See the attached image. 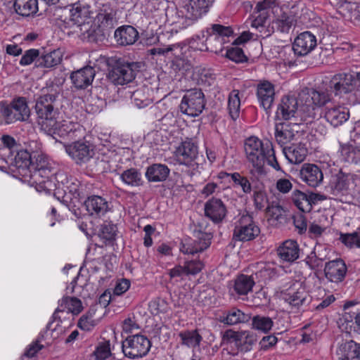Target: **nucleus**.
<instances>
[{
    "label": "nucleus",
    "mask_w": 360,
    "mask_h": 360,
    "mask_svg": "<svg viewBox=\"0 0 360 360\" xmlns=\"http://www.w3.org/2000/svg\"><path fill=\"white\" fill-rule=\"evenodd\" d=\"M256 337L249 331H241L239 339L236 345L238 350L245 353L252 349V345L256 342Z\"/></svg>",
    "instance_id": "79ce46f5"
},
{
    "label": "nucleus",
    "mask_w": 360,
    "mask_h": 360,
    "mask_svg": "<svg viewBox=\"0 0 360 360\" xmlns=\"http://www.w3.org/2000/svg\"><path fill=\"white\" fill-rule=\"evenodd\" d=\"M32 157L30 153L26 150H18L16 151V155L14 156L13 154V163L18 168V172L25 177V174L30 172L29 171L32 164Z\"/></svg>",
    "instance_id": "72a5a7b5"
},
{
    "label": "nucleus",
    "mask_w": 360,
    "mask_h": 360,
    "mask_svg": "<svg viewBox=\"0 0 360 360\" xmlns=\"http://www.w3.org/2000/svg\"><path fill=\"white\" fill-rule=\"evenodd\" d=\"M179 337L181 339L182 345L193 349H197L199 347L200 342L202 340V335L198 333V330H187L179 333Z\"/></svg>",
    "instance_id": "ea45409f"
},
{
    "label": "nucleus",
    "mask_w": 360,
    "mask_h": 360,
    "mask_svg": "<svg viewBox=\"0 0 360 360\" xmlns=\"http://www.w3.org/2000/svg\"><path fill=\"white\" fill-rule=\"evenodd\" d=\"M316 46V37L310 32L300 34L295 39L292 49L296 55L306 56Z\"/></svg>",
    "instance_id": "aec40b11"
},
{
    "label": "nucleus",
    "mask_w": 360,
    "mask_h": 360,
    "mask_svg": "<svg viewBox=\"0 0 360 360\" xmlns=\"http://www.w3.org/2000/svg\"><path fill=\"white\" fill-rule=\"evenodd\" d=\"M339 143L342 161L349 164L360 162V147L349 143L342 144L340 142Z\"/></svg>",
    "instance_id": "58836bf2"
},
{
    "label": "nucleus",
    "mask_w": 360,
    "mask_h": 360,
    "mask_svg": "<svg viewBox=\"0 0 360 360\" xmlns=\"http://www.w3.org/2000/svg\"><path fill=\"white\" fill-rule=\"evenodd\" d=\"M53 169L45 168L40 171H32L25 174V178H29L30 183L34 186L38 191L49 192L52 191L56 184L53 177Z\"/></svg>",
    "instance_id": "9d476101"
},
{
    "label": "nucleus",
    "mask_w": 360,
    "mask_h": 360,
    "mask_svg": "<svg viewBox=\"0 0 360 360\" xmlns=\"http://www.w3.org/2000/svg\"><path fill=\"white\" fill-rule=\"evenodd\" d=\"M116 15L117 10L110 4H105L99 8L94 20L105 35H108L109 32L117 25Z\"/></svg>",
    "instance_id": "ddd939ff"
},
{
    "label": "nucleus",
    "mask_w": 360,
    "mask_h": 360,
    "mask_svg": "<svg viewBox=\"0 0 360 360\" xmlns=\"http://www.w3.org/2000/svg\"><path fill=\"white\" fill-rule=\"evenodd\" d=\"M339 240L347 248H360V236L358 231L351 233H340Z\"/></svg>",
    "instance_id": "864d4df0"
},
{
    "label": "nucleus",
    "mask_w": 360,
    "mask_h": 360,
    "mask_svg": "<svg viewBox=\"0 0 360 360\" xmlns=\"http://www.w3.org/2000/svg\"><path fill=\"white\" fill-rule=\"evenodd\" d=\"M283 300L292 307L299 308L309 302V297L302 283L294 282L286 291L282 292Z\"/></svg>",
    "instance_id": "f8f14e48"
},
{
    "label": "nucleus",
    "mask_w": 360,
    "mask_h": 360,
    "mask_svg": "<svg viewBox=\"0 0 360 360\" xmlns=\"http://www.w3.org/2000/svg\"><path fill=\"white\" fill-rule=\"evenodd\" d=\"M245 150L247 158L252 163L255 172L259 175H265L266 142L264 143L259 139L251 137L245 142Z\"/></svg>",
    "instance_id": "7ed1b4c3"
},
{
    "label": "nucleus",
    "mask_w": 360,
    "mask_h": 360,
    "mask_svg": "<svg viewBox=\"0 0 360 360\" xmlns=\"http://www.w3.org/2000/svg\"><path fill=\"white\" fill-rule=\"evenodd\" d=\"M300 250L297 241L287 240L277 248L276 253L281 260L291 263L299 258Z\"/></svg>",
    "instance_id": "5701e85b"
},
{
    "label": "nucleus",
    "mask_w": 360,
    "mask_h": 360,
    "mask_svg": "<svg viewBox=\"0 0 360 360\" xmlns=\"http://www.w3.org/2000/svg\"><path fill=\"white\" fill-rule=\"evenodd\" d=\"M142 62H128L118 59L108 72V79L115 85H124L131 82L143 67Z\"/></svg>",
    "instance_id": "f03ea898"
},
{
    "label": "nucleus",
    "mask_w": 360,
    "mask_h": 360,
    "mask_svg": "<svg viewBox=\"0 0 360 360\" xmlns=\"http://www.w3.org/2000/svg\"><path fill=\"white\" fill-rule=\"evenodd\" d=\"M292 200L295 205L302 212H309L311 210L308 193L296 190L292 193Z\"/></svg>",
    "instance_id": "49530a36"
},
{
    "label": "nucleus",
    "mask_w": 360,
    "mask_h": 360,
    "mask_svg": "<svg viewBox=\"0 0 360 360\" xmlns=\"http://www.w3.org/2000/svg\"><path fill=\"white\" fill-rule=\"evenodd\" d=\"M80 124L70 120H60L56 135L60 137L71 136L80 129Z\"/></svg>",
    "instance_id": "de8ad7c7"
},
{
    "label": "nucleus",
    "mask_w": 360,
    "mask_h": 360,
    "mask_svg": "<svg viewBox=\"0 0 360 360\" xmlns=\"http://www.w3.org/2000/svg\"><path fill=\"white\" fill-rule=\"evenodd\" d=\"M115 39L122 46L133 44L139 37L138 31L131 25H125L115 31Z\"/></svg>",
    "instance_id": "c756f323"
},
{
    "label": "nucleus",
    "mask_w": 360,
    "mask_h": 360,
    "mask_svg": "<svg viewBox=\"0 0 360 360\" xmlns=\"http://www.w3.org/2000/svg\"><path fill=\"white\" fill-rule=\"evenodd\" d=\"M205 215L214 223L222 221L226 215L227 210L219 198H212L205 204Z\"/></svg>",
    "instance_id": "4be33fe9"
},
{
    "label": "nucleus",
    "mask_w": 360,
    "mask_h": 360,
    "mask_svg": "<svg viewBox=\"0 0 360 360\" xmlns=\"http://www.w3.org/2000/svg\"><path fill=\"white\" fill-rule=\"evenodd\" d=\"M96 75V71L91 66H86L80 70L73 72L70 79L75 88L84 89L89 86Z\"/></svg>",
    "instance_id": "b1692460"
},
{
    "label": "nucleus",
    "mask_w": 360,
    "mask_h": 360,
    "mask_svg": "<svg viewBox=\"0 0 360 360\" xmlns=\"http://www.w3.org/2000/svg\"><path fill=\"white\" fill-rule=\"evenodd\" d=\"M337 360H360V343L353 340L342 343L335 352Z\"/></svg>",
    "instance_id": "bb28decb"
},
{
    "label": "nucleus",
    "mask_w": 360,
    "mask_h": 360,
    "mask_svg": "<svg viewBox=\"0 0 360 360\" xmlns=\"http://www.w3.org/2000/svg\"><path fill=\"white\" fill-rule=\"evenodd\" d=\"M0 139L3 144L0 147V169H3L6 165L13 164V153L18 150L19 144L13 136L8 134L3 135Z\"/></svg>",
    "instance_id": "6ab92c4d"
},
{
    "label": "nucleus",
    "mask_w": 360,
    "mask_h": 360,
    "mask_svg": "<svg viewBox=\"0 0 360 360\" xmlns=\"http://www.w3.org/2000/svg\"><path fill=\"white\" fill-rule=\"evenodd\" d=\"M255 275L257 278L265 282L276 277L277 271L274 266L265 264L255 273Z\"/></svg>",
    "instance_id": "6e6d98bb"
},
{
    "label": "nucleus",
    "mask_w": 360,
    "mask_h": 360,
    "mask_svg": "<svg viewBox=\"0 0 360 360\" xmlns=\"http://www.w3.org/2000/svg\"><path fill=\"white\" fill-rule=\"evenodd\" d=\"M117 229V226L111 222L105 221L101 225L98 231V236L105 240V242L111 243L115 240Z\"/></svg>",
    "instance_id": "09e8293b"
},
{
    "label": "nucleus",
    "mask_w": 360,
    "mask_h": 360,
    "mask_svg": "<svg viewBox=\"0 0 360 360\" xmlns=\"http://www.w3.org/2000/svg\"><path fill=\"white\" fill-rule=\"evenodd\" d=\"M60 120L56 114H39L37 123L40 129L48 134H56Z\"/></svg>",
    "instance_id": "2f4dec72"
},
{
    "label": "nucleus",
    "mask_w": 360,
    "mask_h": 360,
    "mask_svg": "<svg viewBox=\"0 0 360 360\" xmlns=\"http://www.w3.org/2000/svg\"><path fill=\"white\" fill-rule=\"evenodd\" d=\"M252 328L256 330L267 333L274 326L271 318L263 315H256L252 319Z\"/></svg>",
    "instance_id": "37998d69"
},
{
    "label": "nucleus",
    "mask_w": 360,
    "mask_h": 360,
    "mask_svg": "<svg viewBox=\"0 0 360 360\" xmlns=\"http://www.w3.org/2000/svg\"><path fill=\"white\" fill-rule=\"evenodd\" d=\"M63 184L62 189L64 191L62 202L70 210L76 212L75 208L83 203V200L86 196L84 192V186L75 178L66 179V182Z\"/></svg>",
    "instance_id": "20e7f679"
},
{
    "label": "nucleus",
    "mask_w": 360,
    "mask_h": 360,
    "mask_svg": "<svg viewBox=\"0 0 360 360\" xmlns=\"http://www.w3.org/2000/svg\"><path fill=\"white\" fill-rule=\"evenodd\" d=\"M356 180L355 175L340 171L332 176L328 189L335 197L352 195Z\"/></svg>",
    "instance_id": "423d86ee"
},
{
    "label": "nucleus",
    "mask_w": 360,
    "mask_h": 360,
    "mask_svg": "<svg viewBox=\"0 0 360 360\" xmlns=\"http://www.w3.org/2000/svg\"><path fill=\"white\" fill-rule=\"evenodd\" d=\"M86 210L91 215H103L108 209V202L101 196L92 195L84 201Z\"/></svg>",
    "instance_id": "7c9ffc66"
},
{
    "label": "nucleus",
    "mask_w": 360,
    "mask_h": 360,
    "mask_svg": "<svg viewBox=\"0 0 360 360\" xmlns=\"http://www.w3.org/2000/svg\"><path fill=\"white\" fill-rule=\"evenodd\" d=\"M209 43V50L212 52L219 53L224 49V44L226 42L225 39L218 35L210 34L207 39Z\"/></svg>",
    "instance_id": "bf43d9fd"
},
{
    "label": "nucleus",
    "mask_w": 360,
    "mask_h": 360,
    "mask_svg": "<svg viewBox=\"0 0 360 360\" xmlns=\"http://www.w3.org/2000/svg\"><path fill=\"white\" fill-rule=\"evenodd\" d=\"M356 79L351 73L335 75L330 81V89L335 96H342L354 89Z\"/></svg>",
    "instance_id": "2eb2a0df"
},
{
    "label": "nucleus",
    "mask_w": 360,
    "mask_h": 360,
    "mask_svg": "<svg viewBox=\"0 0 360 360\" xmlns=\"http://www.w3.org/2000/svg\"><path fill=\"white\" fill-rule=\"evenodd\" d=\"M226 56L236 63H243L248 60L240 48L235 47L227 50Z\"/></svg>",
    "instance_id": "338daca9"
},
{
    "label": "nucleus",
    "mask_w": 360,
    "mask_h": 360,
    "mask_svg": "<svg viewBox=\"0 0 360 360\" xmlns=\"http://www.w3.org/2000/svg\"><path fill=\"white\" fill-rule=\"evenodd\" d=\"M0 107L1 112H11V108L19 112H25L28 109L27 103L25 97L14 98L10 105L6 101H1Z\"/></svg>",
    "instance_id": "c03bdc74"
},
{
    "label": "nucleus",
    "mask_w": 360,
    "mask_h": 360,
    "mask_svg": "<svg viewBox=\"0 0 360 360\" xmlns=\"http://www.w3.org/2000/svg\"><path fill=\"white\" fill-rule=\"evenodd\" d=\"M300 176L308 186H318L323 179L321 169L316 165L304 163L300 170Z\"/></svg>",
    "instance_id": "412c9836"
},
{
    "label": "nucleus",
    "mask_w": 360,
    "mask_h": 360,
    "mask_svg": "<svg viewBox=\"0 0 360 360\" xmlns=\"http://www.w3.org/2000/svg\"><path fill=\"white\" fill-rule=\"evenodd\" d=\"M77 29L79 30L75 32H79L82 39L89 41H97L106 36L94 20L85 22Z\"/></svg>",
    "instance_id": "cd10ccee"
},
{
    "label": "nucleus",
    "mask_w": 360,
    "mask_h": 360,
    "mask_svg": "<svg viewBox=\"0 0 360 360\" xmlns=\"http://www.w3.org/2000/svg\"><path fill=\"white\" fill-rule=\"evenodd\" d=\"M96 325V321L93 317V313L89 311L82 315L78 321L77 326L84 330H91Z\"/></svg>",
    "instance_id": "13d9d810"
},
{
    "label": "nucleus",
    "mask_w": 360,
    "mask_h": 360,
    "mask_svg": "<svg viewBox=\"0 0 360 360\" xmlns=\"http://www.w3.org/2000/svg\"><path fill=\"white\" fill-rule=\"evenodd\" d=\"M60 307L64 309H67L68 312L74 314H78L82 310L81 300L75 297H64L60 301Z\"/></svg>",
    "instance_id": "8fccbe9b"
},
{
    "label": "nucleus",
    "mask_w": 360,
    "mask_h": 360,
    "mask_svg": "<svg viewBox=\"0 0 360 360\" xmlns=\"http://www.w3.org/2000/svg\"><path fill=\"white\" fill-rule=\"evenodd\" d=\"M347 271L345 262L341 259H337L326 263L324 274L326 278L333 283L343 281Z\"/></svg>",
    "instance_id": "a211bd4d"
},
{
    "label": "nucleus",
    "mask_w": 360,
    "mask_h": 360,
    "mask_svg": "<svg viewBox=\"0 0 360 360\" xmlns=\"http://www.w3.org/2000/svg\"><path fill=\"white\" fill-rule=\"evenodd\" d=\"M45 168L51 169V164L48 161V160L42 155H37L35 157V161H32L31 166L30 167L29 171L32 172V171H40Z\"/></svg>",
    "instance_id": "69168bd1"
},
{
    "label": "nucleus",
    "mask_w": 360,
    "mask_h": 360,
    "mask_svg": "<svg viewBox=\"0 0 360 360\" xmlns=\"http://www.w3.org/2000/svg\"><path fill=\"white\" fill-rule=\"evenodd\" d=\"M330 101L328 94L316 90H303L298 96V99L293 96H285L278 105L281 112H309L319 110Z\"/></svg>",
    "instance_id": "f257e3e1"
},
{
    "label": "nucleus",
    "mask_w": 360,
    "mask_h": 360,
    "mask_svg": "<svg viewBox=\"0 0 360 360\" xmlns=\"http://www.w3.org/2000/svg\"><path fill=\"white\" fill-rule=\"evenodd\" d=\"M13 7L16 13L28 17L38 11L37 0H15Z\"/></svg>",
    "instance_id": "4c0bfd02"
},
{
    "label": "nucleus",
    "mask_w": 360,
    "mask_h": 360,
    "mask_svg": "<svg viewBox=\"0 0 360 360\" xmlns=\"http://www.w3.org/2000/svg\"><path fill=\"white\" fill-rule=\"evenodd\" d=\"M266 210V214L277 222L282 223L286 220L285 211L278 202L268 205Z\"/></svg>",
    "instance_id": "3c124183"
},
{
    "label": "nucleus",
    "mask_w": 360,
    "mask_h": 360,
    "mask_svg": "<svg viewBox=\"0 0 360 360\" xmlns=\"http://www.w3.org/2000/svg\"><path fill=\"white\" fill-rule=\"evenodd\" d=\"M257 96L260 105L264 110H268L271 108L274 101V86L267 81L258 84Z\"/></svg>",
    "instance_id": "a878e982"
},
{
    "label": "nucleus",
    "mask_w": 360,
    "mask_h": 360,
    "mask_svg": "<svg viewBox=\"0 0 360 360\" xmlns=\"http://www.w3.org/2000/svg\"><path fill=\"white\" fill-rule=\"evenodd\" d=\"M260 233V229L249 214L242 215L236 223L233 229V240L236 241H250L255 239Z\"/></svg>",
    "instance_id": "0eeeda50"
},
{
    "label": "nucleus",
    "mask_w": 360,
    "mask_h": 360,
    "mask_svg": "<svg viewBox=\"0 0 360 360\" xmlns=\"http://www.w3.org/2000/svg\"><path fill=\"white\" fill-rule=\"evenodd\" d=\"M283 153L290 163L300 164L304 160L308 151L305 144L299 143L284 147Z\"/></svg>",
    "instance_id": "c85d7f7f"
},
{
    "label": "nucleus",
    "mask_w": 360,
    "mask_h": 360,
    "mask_svg": "<svg viewBox=\"0 0 360 360\" xmlns=\"http://www.w3.org/2000/svg\"><path fill=\"white\" fill-rule=\"evenodd\" d=\"M62 58L61 51L60 49H54L39 57L36 60V66L38 68H53L60 63Z\"/></svg>",
    "instance_id": "c9c22d12"
},
{
    "label": "nucleus",
    "mask_w": 360,
    "mask_h": 360,
    "mask_svg": "<svg viewBox=\"0 0 360 360\" xmlns=\"http://www.w3.org/2000/svg\"><path fill=\"white\" fill-rule=\"evenodd\" d=\"M169 174V169L162 164H153L149 166L146 172L148 181L160 182L166 180Z\"/></svg>",
    "instance_id": "f704fd0d"
},
{
    "label": "nucleus",
    "mask_w": 360,
    "mask_h": 360,
    "mask_svg": "<svg viewBox=\"0 0 360 360\" xmlns=\"http://www.w3.org/2000/svg\"><path fill=\"white\" fill-rule=\"evenodd\" d=\"M295 22V18L292 14L283 12L274 20V24L281 32L288 33Z\"/></svg>",
    "instance_id": "a18cd8bd"
},
{
    "label": "nucleus",
    "mask_w": 360,
    "mask_h": 360,
    "mask_svg": "<svg viewBox=\"0 0 360 360\" xmlns=\"http://www.w3.org/2000/svg\"><path fill=\"white\" fill-rule=\"evenodd\" d=\"M184 266L187 276L196 275L203 269L204 264L199 259H192L185 262Z\"/></svg>",
    "instance_id": "e2e57ef3"
},
{
    "label": "nucleus",
    "mask_w": 360,
    "mask_h": 360,
    "mask_svg": "<svg viewBox=\"0 0 360 360\" xmlns=\"http://www.w3.org/2000/svg\"><path fill=\"white\" fill-rule=\"evenodd\" d=\"M151 347L149 339L140 334L127 337L122 342V352L130 359H139L146 356Z\"/></svg>",
    "instance_id": "39448f33"
},
{
    "label": "nucleus",
    "mask_w": 360,
    "mask_h": 360,
    "mask_svg": "<svg viewBox=\"0 0 360 360\" xmlns=\"http://www.w3.org/2000/svg\"><path fill=\"white\" fill-rule=\"evenodd\" d=\"M231 178L235 186H240L245 193H250L252 191L251 184L247 177L240 175L238 172L231 174Z\"/></svg>",
    "instance_id": "5fc2aeb1"
},
{
    "label": "nucleus",
    "mask_w": 360,
    "mask_h": 360,
    "mask_svg": "<svg viewBox=\"0 0 360 360\" xmlns=\"http://www.w3.org/2000/svg\"><path fill=\"white\" fill-rule=\"evenodd\" d=\"M205 105V96L202 90L191 89L186 91L179 108L181 112H187L188 110L195 112H202Z\"/></svg>",
    "instance_id": "9b49d317"
},
{
    "label": "nucleus",
    "mask_w": 360,
    "mask_h": 360,
    "mask_svg": "<svg viewBox=\"0 0 360 360\" xmlns=\"http://www.w3.org/2000/svg\"><path fill=\"white\" fill-rule=\"evenodd\" d=\"M198 84L210 86L215 79V75L211 70L199 68L196 72Z\"/></svg>",
    "instance_id": "4d7b16f0"
},
{
    "label": "nucleus",
    "mask_w": 360,
    "mask_h": 360,
    "mask_svg": "<svg viewBox=\"0 0 360 360\" xmlns=\"http://www.w3.org/2000/svg\"><path fill=\"white\" fill-rule=\"evenodd\" d=\"M255 283L252 276L240 274L234 280L233 291L238 295H246L252 291Z\"/></svg>",
    "instance_id": "e433bc0d"
},
{
    "label": "nucleus",
    "mask_w": 360,
    "mask_h": 360,
    "mask_svg": "<svg viewBox=\"0 0 360 360\" xmlns=\"http://www.w3.org/2000/svg\"><path fill=\"white\" fill-rule=\"evenodd\" d=\"M198 156V148L192 139H186L177 146L174 152L176 162L188 167L198 166L195 160Z\"/></svg>",
    "instance_id": "6e6552de"
},
{
    "label": "nucleus",
    "mask_w": 360,
    "mask_h": 360,
    "mask_svg": "<svg viewBox=\"0 0 360 360\" xmlns=\"http://www.w3.org/2000/svg\"><path fill=\"white\" fill-rule=\"evenodd\" d=\"M54 96L44 95L41 96L35 104L36 112H52L53 106L52 105Z\"/></svg>",
    "instance_id": "603ef678"
},
{
    "label": "nucleus",
    "mask_w": 360,
    "mask_h": 360,
    "mask_svg": "<svg viewBox=\"0 0 360 360\" xmlns=\"http://www.w3.org/2000/svg\"><path fill=\"white\" fill-rule=\"evenodd\" d=\"M214 0H188L183 8L186 18L196 20L206 13Z\"/></svg>",
    "instance_id": "f3484780"
},
{
    "label": "nucleus",
    "mask_w": 360,
    "mask_h": 360,
    "mask_svg": "<svg viewBox=\"0 0 360 360\" xmlns=\"http://www.w3.org/2000/svg\"><path fill=\"white\" fill-rule=\"evenodd\" d=\"M93 14L89 6L75 4L70 9V21L77 28L85 22H90L93 19Z\"/></svg>",
    "instance_id": "393cba45"
},
{
    "label": "nucleus",
    "mask_w": 360,
    "mask_h": 360,
    "mask_svg": "<svg viewBox=\"0 0 360 360\" xmlns=\"http://www.w3.org/2000/svg\"><path fill=\"white\" fill-rule=\"evenodd\" d=\"M251 320L250 314H245L241 310L233 307L226 311V316L220 317V321L227 325H235L248 323Z\"/></svg>",
    "instance_id": "473e14b6"
},
{
    "label": "nucleus",
    "mask_w": 360,
    "mask_h": 360,
    "mask_svg": "<svg viewBox=\"0 0 360 360\" xmlns=\"http://www.w3.org/2000/svg\"><path fill=\"white\" fill-rule=\"evenodd\" d=\"M240 92L237 89L231 91L229 95L228 108L229 112H238L240 106Z\"/></svg>",
    "instance_id": "052dcab7"
},
{
    "label": "nucleus",
    "mask_w": 360,
    "mask_h": 360,
    "mask_svg": "<svg viewBox=\"0 0 360 360\" xmlns=\"http://www.w3.org/2000/svg\"><path fill=\"white\" fill-rule=\"evenodd\" d=\"M122 181L131 186H140L143 184L141 172L136 168L124 170L120 175Z\"/></svg>",
    "instance_id": "a19ab883"
},
{
    "label": "nucleus",
    "mask_w": 360,
    "mask_h": 360,
    "mask_svg": "<svg viewBox=\"0 0 360 360\" xmlns=\"http://www.w3.org/2000/svg\"><path fill=\"white\" fill-rule=\"evenodd\" d=\"M65 150L77 164L88 162L94 154L91 144L84 141H77L66 146Z\"/></svg>",
    "instance_id": "4468645a"
},
{
    "label": "nucleus",
    "mask_w": 360,
    "mask_h": 360,
    "mask_svg": "<svg viewBox=\"0 0 360 360\" xmlns=\"http://www.w3.org/2000/svg\"><path fill=\"white\" fill-rule=\"evenodd\" d=\"M350 114H324V119L334 127L341 125L349 120Z\"/></svg>",
    "instance_id": "0e129e2a"
},
{
    "label": "nucleus",
    "mask_w": 360,
    "mask_h": 360,
    "mask_svg": "<svg viewBox=\"0 0 360 360\" xmlns=\"http://www.w3.org/2000/svg\"><path fill=\"white\" fill-rule=\"evenodd\" d=\"M266 161L269 165L271 166L276 170H281V168L276 160L272 143L270 141H266L265 162Z\"/></svg>",
    "instance_id": "680f3d73"
},
{
    "label": "nucleus",
    "mask_w": 360,
    "mask_h": 360,
    "mask_svg": "<svg viewBox=\"0 0 360 360\" xmlns=\"http://www.w3.org/2000/svg\"><path fill=\"white\" fill-rule=\"evenodd\" d=\"M39 50L34 49H29L26 51L22 56L20 60V64L23 66L30 65L32 62H36L37 58L39 57Z\"/></svg>",
    "instance_id": "774afa93"
},
{
    "label": "nucleus",
    "mask_w": 360,
    "mask_h": 360,
    "mask_svg": "<svg viewBox=\"0 0 360 360\" xmlns=\"http://www.w3.org/2000/svg\"><path fill=\"white\" fill-rule=\"evenodd\" d=\"M281 117L278 114L276 118L283 120V122L276 124L275 137L277 143L283 146L294 139L295 133L298 132L296 129L298 124L290 122L292 118L290 114H281Z\"/></svg>",
    "instance_id": "1a4fd4ad"
},
{
    "label": "nucleus",
    "mask_w": 360,
    "mask_h": 360,
    "mask_svg": "<svg viewBox=\"0 0 360 360\" xmlns=\"http://www.w3.org/2000/svg\"><path fill=\"white\" fill-rule=\"evenodd\" d=\"M197 239L192 242L182 243L180 250L184 254L194 255L206 250L211 244V233L199 231L196 233Z\"/></svg>",
    "instance_id": "dca6fc26"
}]
</instances>
